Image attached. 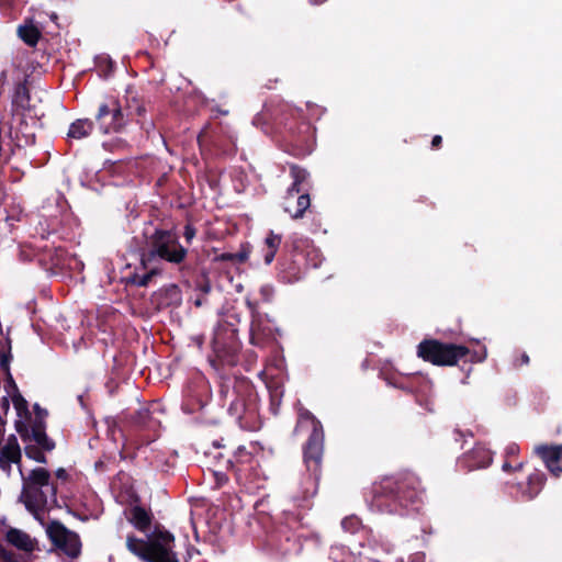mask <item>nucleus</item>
I'll return each mask as SVG.
<instances>
[{"label":"nucleus","mask_w":562,"mask_h":562,"mask_svg":"<svg viewBox=\"0 0 562 562\" xmlns=\"http://www.w3.org/2000/svg\"><path fill=\"white\" fill-rule=\"evenodd\" d=\"M217 394L220 405L226 407L227 414L235 419L240 429H259L256 394L247 378L221 375Z\"/></svg>","instance_id":"f257e3e1"},{"label":"nucleus","mask_w":562,"mask_h":562,"mask_svg":"<svg viewBox=\"0 0 562 562\" xmlns=\"http://www.w3.org/2000/svg\"><path fill=\"white\" fill-rule=\"evenodd\" d=\"M373 494L374 505L387 514L416 512L422 503L419 481L408 474L383 479L374 486Z\"/></svg>","instance_id":"f03ea898"},{"label":"nucleus","mask_w":562,"mask_h":562,"mask_svg":"<svg viewBox=\"0 0 562 562\" xmlns=\"http://www.w3.org/2000/svg\"><path fill=\"white\" fill-rule=\"evenodd\" d=\"M175 536L164 527L157 525L147 535V539L137 538L135 535L126 537L127 550L143 562H180L175 552Z\"/></svg>","instance_id":"7ed1b4c3"},{"label":"nucleus","mask_w":562,"mask_h":562,"mask_svg":"<svg viewBox=\"0 0 562 562\" xmlns=\"http://www.w3.org/2000/svg\"><path fill=\"white\" fill-rule=\"evenodd\" d=\"M139 256L145 266L154 263L161 267L162 261L172 265L182 263L188 256V250L179 243V237L173 231L156 228L146 238Z\"/></svg>","instance_id":"20e7f679"},{"label":"nucleus","mask_w":562,"mask_h":562,"mask_svg":"<svg viewBox=\"0 0 562 562\" xmlns=\"http://www.w3.org/2000/svg\"><path fill=\"white\" fill-rule=\"evenodd\" d=\"M20 502L35 517L43 512L48 498L56 502L57 485L52 481L50 472L45 468H35L27 476L22 475Z\"/></svg>","instance_id":"39448f33"},{"label":"nucleus","mask_w":562,"mask_h":562,"mask_svg":"<svg viewBox=\"0 0 562 562\" xmlns=\"http://www.w3.org/2000/svg\"><path fill=\"white\" fill-rule=\"evenodd\" d=\"M241 344L237 329L227 322H221L214 329L212 350L214 358H210L213 368L235 367L238 363Z\"/></svg>","instance_id":"423d86ee"},{"label":"nucleus","mask_w":562,"mask_h":562,"mask_svg":"<svg viewBox=\"0 0 562 562\" xmlns=\"http://www.w3.org/2000/svg\"><path fill=\"white\" fill-rule=\"evenodd\" d=\"M469 355L470 349L464 345L443 342L435 338L424 339L417 346V356L438 367L457 366Z\"/></svg>","instance_id":"0eeeda50"},{"label":"nucleus","mask_w":562,"mask_h":562,"mask_svg":"<svg viewBox=\"0 0 562 562\" xmlns=\"http://www.w3.org/2000/svg\"><path fill=\"white\" fill-rule=\"evenodd\" d=\"M227 463L234 472L236 482L246 490L252 492L263 486V474L259 460L245 447H238L234 459L227 460Z\"/></svg>","instance_id":"6e6552de"},{"label":"nucleus","mask_w":562,"mask_h":562,"mask_svg":"<svg viewBox=\"0 0 562 562\" xmlns=\"http://www.w3.org/2000/svg\"><path fill=\"white\" fill-rule=\"evenodd\" d=\"M198 144L202 154L207 153L214 157H232L237 150L235 137L221 125L202 130L198 135Z\"/></svg>","instance_id":"1a4fd4ad"},{"label":"nucleus","mask_w":562,"mask_h":562,"mask_svg":"<svg viewBox=\"0 0 562 562\" xmlns=\"http://www.w3.org/2000/svg\"><path fill=\"white\" fill-rule=\"evenodd\" d=\"M123 102L114 97L102 101L94 115L95 124L103 134L122 133L128 126Z\"/></svg>","instance_id":"9d476101"},{"label":"nucleus","mask_w":562,"mask_h":562,"mask_svg":"<svg viewBox=\"0 0 562 562\" xmlns=\"http://www.w3.org/2000/svg\"><path fill=\"white\" fill-rule=\"evenodd\" d=\"M385 381L396 389L413 393L416 402L424 407L427 412H435V401L431 394L432 382L423 374H411L407 381L404 382L402 378L395 375L385 376Z\"/></svg>","instance_id":"9b49d317"},{"label":"nucleus","mask_w":562,"mask_h":562,"mask_svg":"<svg viewBox=\"0 0 562 562\" xmlns=\"http://www.w3.org/2000/svg\"><path fill=\"white\" fill-rule=\"evenodd\" d=\"M302 451L306 470L318 481L325 451L324 428L318 427L315 431L310 432L306 441L303 443Z\"/></svg>","instance_id":"f8f14e48"},{"label":"nucleus","mask_w":562,"mask_h":562,"mask_svg":"<svg viewBox=\"0 0 562 562\" xmlns=\"http://www.w3.org/2000/svg\"><path fill=\"white\" fill-rule=\"evenodd\" d=\"M46 532L54 547L67 557L75 559L80 554L81 541L79 536L67 529L60 521H50Z\"/></svg>","instance_id":"ddd939ff"},{"label":"nucleus","mask_w":562,"mask_h":562,"mask_svg":"<svg viewBox=\"0 0 562 562\" xmlns=\"http://www.w3.org/2000/svg\"><path fill=\"white\" fill-rule=\"evenodd\" d=\"M277 269V277L280 282L285 284L299 282L303 279L306 271L304 252L295 248L293 251L283 255L278 262Z\"/></svg>","instance_id":"4468645a"},{"label":"nucleus","mask_w":562,"mask_h":562,"mask_svg":"<svg viewBox=\"0 0 562 562\" xmlns=\"http://www.w3.org/2000/svg\"><path fill=\"white\" fill-rule=\"evenodd\" d=\"M47 425H30L24 420H15L14 428L23 442L34 441L36 447L44 451H53L56 447L55 441L46 434Z\"/></svg>","instance_id":"2eb2a0df"},{"label":"nucleus","mask_w":562,"mask_h":562,"mask_svg":"<svg viewBox=\"0 0 562 562\" xmlns=\"http://www.w3.org/2000/svg\"><path fill=\"white\" fill-rule=\"evenodd\" d=\"M290 142L300 148H307L314 140L315 128L305 120L292 117L285 123Z\"/></svg>","instance_id":"dca6fc26"},{"label":"nucleus","mask_w":562,"mask_h":562,"mask_svg":"<svg viewBox=\"0 0 562 562\" xmlns=\"http://www.w3.org/2000/svg\"><path fill=\"white\" fill-rule=\"evenodd\" d=\"M209 397L210 391L206 383L190 386L186 393L182 409L189 414L196 413L206 405Z\"/></svg>","instance_id":"f3484780"},{"label":"nucleus","mask_w":562,"mask_h":562,"mask_svg":"<svg viewBox=\"0 0 562 562\" xmlns=\"http://www.w3.org/2000/svg\"><path fill=\"white\" fill-rule=\"evenodd\" d=\"M535 452L541 458L552 475L555 477L561 475L562 445H541L535 448Z\"/></svg>","instance_id":"a211bd4d"},{"label":"nucleus","mask_w":562,"mask_h":562,"mask_svg":"<svg viewBox=\"0 0 562 562\" xmlns=\"http://www.w3.org/2000/svg\"><path fill=\"white\" fill-rule=\"evenodd\" d=\"M246 305L252 317L250 324V342L254 346L262 347L270 336V329L266 328L259 318L258 302L246 300Z\"/></svg>","instance_id":"6ab92c4d"},{"label":"nucleus","mask_w":562,"mask_h":562,"mask_svg":"<svg viewBox=\"0 0 562 562\" xmlns=\"http://www.w3.org/2000/svg\"><path fill=\"white\" fill-rule=\"evenodd\" d=\"M122 102L124 108V114H128L127 124L134 121L136 123H142V119L145 116L147 112L145 100L136 93L127 91V94Z\"/></svg>","instance_id":"aec40b11"},{"label":"nucleus","mask_w":562,"mask_h":562,"mask_svg":"<svg viewBox=\"0 0 562 562\" xmlns=\"http://www.w3.org/2000/svg\"><path fill=\"white\" fill-rule=\"evenodd\" d=\"M21 448L15 435H10L5 445L0 450V469L10 467V463H19L21 461Z\"/></svg>","instance_id":"412c9836"},{"label":"nucleus","mask_w":562,"mask_h":562,"mask_svg":"<svg viewBox=\"0 0 562 562\" xmlns=\"http://www.w3.org/2000/svg\"><path fill=\"white\" fill-rule=\"evenodd\" d=\"M547 476L542 471L535 470L528 475L526 484H519L521 495L526 501L533 499L544 486Z\"/></svg>","instance_id":"4be33fe9"},{"label":"nucleus","mask_w":562,"mask_h":562,"mask_svg":"<svg viewBox=\"0 0 562 562\" xmlns=\"http://www.w3.org/2000/svg\"><path fill=\"white\" fill-rule=\"evenodd\" d=\"M5 540L13 547L25 552H33L35 550V541L24 531L10 528L5 533Z\"/></svg>","instance_id":"5701e85b"},{"label":"nucleus","mask_w":562,"mask_h":562,"mask_svg":"<svg viewBox=\"0 0 562 562\" xmlns=\"http://www.w3.org/2000/svg\"><path fill=\"white\" fill-rule=\"evenodd\" d=\"M130 424L136 429H155L159 422L153 416L149 408H140L130 416Z\"/></svg>","instance_id":"b1692460"},{"label":"nucleus","mask_w":562,"mask_h":562,"mask_svg":"<svg viewBox=\"0 0 562 562\" xmlns=\"http://www.w3.org/2000/svg\"><path fill=\"white\" fill-rule=\"evenodd\" d=\"M94 122L90 119H78L74 121L68 130L67 136L74 139H82L91 135Z\"/></svg>","instance_id":"393cba45"},{"label":"nucleus","mask_w":562,"mask_h":562,"mask_svg":"<svg viewBox=\"0 0 562 562\" xmlns=\"http://www.w3.org/2000/svg\"><path fill=\"white\" fill-rule=\"evenodd\" d=\"M140 266L145 270V273H133L128 277V282L136 286H147L153 277L161 272V267L155 266L154 263L145 266L142 260Z\"/></svg>","instance_id":"a878e982"},{"label":"nucleus","mask_w":562,"mask_h":562,"mask_svg":"<svg viewBox=\"0 0 562 562\" xmlns=\"http://www.w3.org/2000/svg\"><path fill=\"white\" fill-rule=\"evenodd\" d=\"M130 521L137 530L147 532L151 525V515L142 506H134L131 509Z\"/></svg>","instance_id":"bb28decb"},{"label":"nucleus","mask_w":562,"mask_h":562,"mask_svg":"<svg viewBox=\"0 0 562 562\" xmlns=\"http://www.w3.org/2000/svg\"><path fill=\"white\" fill-rule=\"evenodd\" d=\"M281 241L282 236L280 234H276L273 231L268 233L263 247V261L266 265H270L273 261Z\"/></svg>","instance_id":"cd10ccee"},{"label":"nucleus","mask_w":562,"mask_h":562,"mask_svg":"<svg viewBox=\"0 0 562 562\" xmlns=\"http://www.w3.org/2000/svg\"><path fill=\"white\" fill-rule=\"evenodd\" d=\"M467 458L473 468H486L492 463V453L484 447L473 448Z\"/></svg>","instance_id":"c85d7f7f"},{"label":"nucleus","mask_w":562,"mask_h":562,"mask_svg":"<svg viewBox=\"0 0 562 562\" xmlns=\"http://www.w3.org/2000/svg\"><path fill=\"white\" fill-rule=\"evenodd\" d=\"M30 99V91L26 83L19 82L14 88V93L12 97L13 110L25 111L29 108Z\"/></svg>","instance_id":"c756f323"},{"label":"nucleus","mask_w":562,"mask_h":562,"mask_svg":"<svg viewBox=\"0 0 562 562\" xmlns=\"http://www.w3.org/2000/svg\"><path fill=\"white\" fill-rule=\"evenodd\" d=\"M249 254L250 246L248 244H243L237 252H222L215 257V261L244 263L249 258Z\"/></svg>","instance_id":"7c9ffc66"},{"label":"nucleus","mask_w":562,"mask_h":562,"mask_svg":"<svg viewBox=\"0 0 562 562\" xmlns=\"http://www.w3.org/2000/svg\"><path fill=\"white\" fill-rule=\"evenodd\" d=\"M18 34L31 47L36 46L41 38L40 30L32 23L19 26Z\"/></svg>","instance_id":"2f4dec72"},{"label":"nucleus","mask_w":562,"mask_h":562,"mask_svg":"<svg viewBox=\"0 0 562 562\" xmlns=\"http://www.w3.org/2000/svg\"><path fill=\"white\" fill-rule=\"evenodd\" d=\"M10 398L19 417L16 420H24L26 422V424H30L32 419V413L29 408V402L24 398V396L21 393L15 394Z\"/></svg>","instance_id":"473e14b6"},{"label":"nucleus","mask_w":562,"mask_h":562,"mask_svg":"<svg viewBox=\"0 0 562 562\" xmlns=\"http://www.w3.org/2000/svg\"><path fill=\"white\" fill-rule=\"evenodd\" d=\"M303 427L311 428V431H315L316 428H323L322 423L306 408H301L299 411L297 423L295 427V431Z\"/></svg>","instance_id":"72a5a7b5"},{"label":"nucleus","mask_w":562,"mask_h":562,"mask_svg":"<svg viewBox=\"0 0 562 562\" xmlns=\"http://www.w3.org/2000/svg\"><path fill=\"white\" fill-rule=\"evenodd\" d=\"M311 205V199L308 193H302L296 198V206L295 210L292 211L291 207L288 205L285 207V211L291 214V217L294 220L302 218L306 212V210Z\"/></svg>","instance_id":"f704fd0d"},{"label":"nucleus","mask_w":562,"mask_h":562,"mask_svg":"<svg viewBox=\"0 0 562 562\" xmlns=\"http://www.w3.org/2000/svg\"><path fill=\"white\" fill-rule=\"evenodd\" d=\"M12 360L11 353V342L8 340L7 349L4 347L0 348V370L3 374H11L10 363Z\"/></svg>","instance_id":"c9c22d12"},{"label":"nucleus","mask_w":562,"mask_h":562,"mask_svg":"<svg viewBox=\"0 0 562 562\" xmlns=\"http://www.w3.org/2000/svg\"><path fill=\"white\" fill-rule=\"evenodd\" d=\"M43 451H44L43 449H41L40 447L33 446V445H29L24 448L25 456L29 459L34 460L38 463L46 464L47 458Z\"/></svg>","instance_id":"e433bc0d"},{"label":"nucleus","mask_w":562,"mask_h":562,"mask_svg":"<svg viewBox=\"0 0 562 562\" xmlns=\"http://www.w3.org/2000/svg\"><path fill=\"white\" fill-rule=\"evenodd\" d=\"M34 417H32L30 425H46V418L48 416V412L46 408H43L38 403L33 405Z\"/></svg>","instance_id":"4c0bfd02"},{"label":"nucleus","mask_w":562,"mask_h":562,"mask_svg":"<svg viewBox=\"0 0 562 562\" xmlns=\"http://www.w3.org/2000/svg\"><path fill=\"white\" fill-rule=\"evenodd\" d=\"M341 527L345 531L350 533L357 532L361 527V520L357 516L345 517L341 520Z\"/></svg>","instance_id":"58836bf2"},{"label":"nucleus","mask_w":562,"mask_h":562,"mask_svg":"<svg viewBox=\"0 0 562 562\" xmlns=\"http://www.w3.org/2000/svg\"><path fill=\"white\" fill-rule=\"evenodd\" d=\"M260 299L257 301L259 303H270L274 296V288L271 284H263L259 288Z\"/></svg>","instance_id":"ea45409f"},{"label":"nucleus","mask_w":562,"mask_h":562,"mask_svg":"<svg viewBox=\"0 0 562 562\" xmlns=\"http://www.w3.org/2000/svg\"><path fill=\"white\" fill-rule=\"evenodd\" d=\"M4 391L7 392V395H9L10 397L15 395V394H19L21 393L19 387H18V384L12 375L11 374H5L4 375Z\"/></svg>","instance_id":"a19ab883"},{"label":"nucleus","mask_w":562,"mask_h":562,"mask_svg":"<svg viewBox=\"0 0 562 562\" xmlns=\"http://www.w3.org/2000/svg\"><path fill=\"white\" fill-rule=\"evenodd\" d=\"M290 173L293 178V182L296 184H302L308 175L305 169L300 168L299 166H291Z\"/></svg>","instance_id":"79ce46f5"},{"label":"nucleus","mask_w":562,"mask_h":562,"mask_svg":"<svg viewBox=\"0 0 562 562\" xmlns=\"http://www.w3.org/2000/svg\"><path fill=\"white\" fill-rule=\"evenodd\" d=\"M213 476H214V480H215V487L216 488H221L222 486H224L228 482V476L224 472L214 471L213 472Z\"/></svg>","instance_id":"37998d69"},{"label":"nucleus","mask_w":562,"mask_h":562,"mask_svg":"<svg viewBox=\"0 0 562 562\" xmlns=\"http://www.w3.org/2000/svg\"><path fill=\"white\" fill-rule=\"evenodd\" d=\"M519 446L516 445V443H509L506 448H505V459L507 460H512L514 458H516L519 453Z\"/></svg>","instance_id":"c03bdc74"},{"label":"nucleus","mask_w":562,"mask_h":562,"mask_svg":"<svg viewBox=\"0 0 562 562\" xmlns=\"http://www.w3.org/2000/svg\"><path fill=\"white\" fill-rule=\"evenodd\" d=\"M195 235H196V228L190 223L186 224L184 231H183V237H184L186 241L188 244H190L191 240L195 237Z\"/></svg>","instance_id":"a18cd8bd"},{"label":"nucleus","mask_w":562,"mask_h":562,"mask_svg":"<svg viewBox=\"0 0 562 562\" xmlns=\"http://www.w3.org/2000/svg\"><path fill=\"white\" fill-rule=\"evenodd\" d=\"M522 465H524L522 462H519L516 465H513L512 460L505 459V461L502 465V469L505 472H516V471H520L522 469Z\"/></svg>","instance_id":"49530a36"},{"label":"nucleus","mask_w":562,"mask_h":562,"mask_svg":"<svg viewBox=\"0 0 562 562\" xmlns=\"http://www.w3.org/2000/svg\"><path fill=\"white\" fill-rule=\"evenodd\" d=\"M10 396L5 395L0 398V409L3 412L4 415L9 413L10 409Z\"/></svg>","instance_id":"de8ad7c7"},{"label":"nucleus","mask_w":562,"mask_h":562,"mask_svg":"<svg viewBox=\"0 0 562 562\" xmlns=\"http://www.w3.org/2000/svg\"><path fill=\"white\" fill-rule=\"evenodd\" d=\"M530 362V358L526 352H522L519 358H517L514 362L515 367L527 366Z\"/></svg>","instance_id":"09e8293b"},{"label":"nucleus","mask_w":562,"mask_h":562,"mask_svg":"<svg viewBox=\"0 0 562 562\" xmlns=\"http://www.w3.org/2000/svg\"><path fill=\"white\" fill-rule=\"evenodd\" d=\"M301 193V184H296L295 182H293L291 184V187L289 188L288 190V202L290 201L291 198L294 196V194H299L300 195Z\"/></svg>","instance_id":"8fccbe9b"},{"label":"nucleus","mask_w":562,"mask_h":562,"mask_svg":"<svg viewBox=\"0 0 562 562\" xmlns=\"http://www.w3.org/2000/svg\"><path fill=\"white\" fill-rule=\"evenodd\" d=\"M166 294L169 295L171 299L176 297L179 299L180 291L177 285H170L168 289H166Z\"/></svg>","instance_id":"3c124183"},{"label":"nucleus","mask_w":562,"mask_h":562,"mask_svg":"<svg viewBox=\"0 0 562 562\" xmlns=\"http://www.w3.org/2000/svg\"><path fill=\"white\" fill-rule=\"evenodd\" d=\"M55 474L57 479H60L63 481H66L68 479V473L64 468L57 469Z\"/></svg>","instance_id":"603ef678"},{"label":"nucleus","mask_w":562,"mask_h":562,"mask_svg":"<svg viewBox=\"0 0 562 562\" xmlns=\"http://www.w3.org/2000/svg\"><path fill=\"white\" fill-rule=\"evenodd\" d=\"M442 143V137L440 135H435L431 140L432 148H439Z\"/></svg>","instance_id":"864d4df0"},{"label":"nucleus","mask_w":562,"mask_h":562,"mask_svg":"<svg viewBox=\"0 0 562 562\" xmlns=\"http://www.w3.org/2000/svg\"><path fill=\"white\" fill-rule=\"evenodd\" d=\"M281 394L279 395L277 391L271 393V405H279L281 402Z\"/></svg>","instance_id":"5fc2aeb1"},{"label":"nucleus","mask_w":562,"mask_h":562,"mask_svg":"<svg viewBox=\"0 0 562 562\" xmlns=\"http://www.w3.org/2000/svg\"><path fill=\"white\" fill-rule=\"evenodd\" d=\"M193 340L195 341L196 346L199 348H201L204 344V337L203 336H196L193 338Z\"/></svg>","instance_id":"6e6d98bb"},{"label":"nucleus","mask_w":562,"mask_h":562,"mask_svg":"<svg viewBox=\"0 0 562 562\" xmlns=\"http://www.w3.org/2000/svg\"><path fill=\"white\" fill-rule=\"evenodd\" d=\"M313 4H322L324 3L326 0H310Z\"/></svg>","instance_id":"4d7b16f0"},{"label":"nucleus","mask_w":562,"mask_h":562,"mask_svg":"<svg viewBox=\"0 0 562 562\" xmlns=\"http://www.w3.org/2000/svg\"><path fill=\"white\" fill-rule=\"evenodd\" d=\"M218 112H220L221 114H223V115L228 114V111H227V110H218Z\"/></svg>","instance_id":"13d9d810"},{"label":"nucleus","mask_w":562,"mask_h":562,"mask_svg":"<svg viewBox=\"0 0 562 562\" xmlns=\"http://www.w3.org/2000/svg\"><path fill=\"white\" fill-rule=\"evenodd\" d=\"M236 9H237V10H239V11H241V12H244V10H243V5H241V4H237V5H236Z\"/></svg>","instance_id":"bf43d9fd"},{"label":"nucleus","mask_w":562,"mask_h":562,"mask_svg":"<svg viewBox=\"0 0 562 562\" xmlns=\"http://www.w3.org/2000/svg\"><path fill=\"white\" fill-rule=\"evenodd\" d=\"M454 435L460 436V437H462V436H463V435H462V432H461V431H459V430H454Z\"/></svg>","instance_id":"052dcab7"},{"label":"nucleus","mask_w":562,"mask_h":562,"mask_svg":"<svg viewBox=\"0 0 562 562\" xmlns=\"http://www.w3.org/2000/svg\"><path fill=\"white\" fill-rule=\"evenodd\" d=\"M214 446H215L216 448H220V447H221V445H220L217 441H214Z\"/></svg>","instance_id":"680f3d73"}]
</instances>
